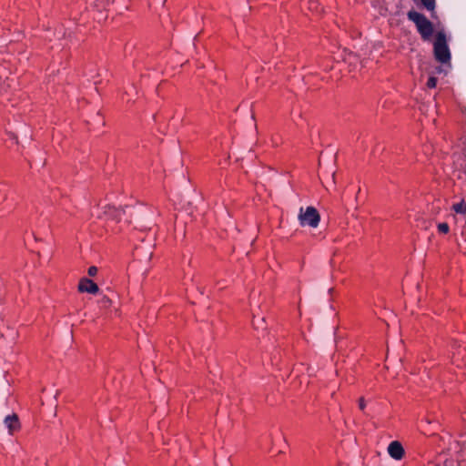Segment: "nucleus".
Returning a JSON list of instances; mask_svg holds the SVG:
<instances>
[{
  "mask_svg": "<svg viewBox=\"0 0 466 466\" xmlns=\"http://www.w3.org/2000/svg\"><path fill=\"white\" fill-rule=\"evenodd\" d=\"M408 17L416 25L418 32L424 40H433V25L424 15L416 11H410Z\"/></svg>",
  "mask_w": 466,
  "mask_h": 466,
  "instance_id": "f257e3e1",
  "label": "nucleus"
},
{
  "mask_svg": "<svg viewBox=\"0 0 466 466\" xmlns=\"http://www.w3.org/2000/svg\"><path fill=\"white\" fill-rule=\"evenodd\" d=\"M298 219L302 227L309 226L315 228L319 224L320 216L314 207L300 208Z\"/></svg>",
  "mask_w": 466,
  "mask_h": 466,
  "instance_id": "f03ea898",
  "label": "nucleus"
},
{
  "mask_svg": "<svg viewBox=\"0 0 466 466\" xmlns=\"http://www.w3.org/2000/svg\"><path fill=\"white\" fill-rule=\"evenodd\" d=\"M78 291L90 294H96L99 291L98 286L89 279L82 278L78 283Z\"/></svg>",
  "mask_w": 466,
  "mask_h": 466,
  "instance_id": "7ed1b4c3",
  "label": "nucleus"
},
{
  "mask_svg": "<svg viewBox=\"0 0 466 466\" xmlns=\"http://www.w3.org/2000/svg\"><path fill=\"white\" fill-rule=\"evenodd\" d=\"M439 62L448 63L451 58L450 51L445 44V37L442 33L439 32Z\"/></svg>",
  "mask_w": 466,
  "mask_h": 466,
  "instance_id": "20e7f679",
  "label": "nucleus"
},
{
  "mask_svg": "<svg viewBox=\"0 0 466 466\" xmlns=\"http://www.w3.org/2000/svg\"><path fill=\"white\" fill-rule=\"evenodd\" d=\"M388 453L394 460H400L404 456V449L400 441H391L388 446Z\"/></svg>",
  "mask_w": 466,
  "mask_h": 466,
  "instance_id": "39448f33",
  "label": "nucleus"
},
{
  "mask_svg": "<svg viewBox=\"0 0 466 466\" xmlns=\"http://www.w3.org/2000/svg\"><path fill=\"white\" fill-rule=\"evenodd\" d=\"M4 422H5V426L7 427L10 434H13L15 431H18L20 428L18 417L15 414L6 416Z\"/></svg>",
  "mask_w": 466,
  "mask_h": 466,
  "instance_id": "423d86ee",
  "label": "nucleus"
},
{
  "mask_svg": "<svg viewBox=\"0 0 466 466\" xmlns=\"http://www.w3.org/2000/svg\"><path fill=\"white\" fill-rule=\"evenodd\" d=\"M454 210L458 213H466V204L464 203H458L454 205Z\"/></svg>",
  "mask_w": 466,
  "mask_h": 466,
  "instance_id": "0eeeda50",
  "label": "nucleus"
},
{
  "mask_svg": "<svg viewBox=\"0 0 466 466\" xmlns=\"http://www.w3.org/2000/svg\"><path fill=\"white\" fill-rule=\"evenodd\" d=\"M422 4L425 5L426 8L429 10H433L435 6L434 0H421Z\"/></svg>",
  "mask_w": 466,
  "mask_h": 466,
  "instance_id": "6e6552de",
  "label": "nucleus"
},
{
  "mask_svg": "<svg viewBox=\"0 0 466 466\" xmlns=\"http://www.w3.org/2000/svg\"><path fill=\"white\" fill-rule=\"evenodd\" d=\"M100 302H101V303L103 304V306H105V307H108V306H110V305L112 304V300H111L108 297H106V296H104V297L101 299Z\"/></svg>",
  "mask_w": 466,
  "mask_h": 466,
  "instance_id": "1a4fd4ad",
  "label": "nucleus"
},
{
  "mask_svg": "<svg viewBox=\"0 0 466 466\" xmlns=\"http://www.w3.org/2000/svg\"><path fill=\"white\" fill-rule=\"evenodd\" d=\"M427 86L429 88H434L436 86V79L434 76H431L428 80Z\"/></svg>",
  "mask_w": 466,
  "mask_h": 466,
  "instance_id": "9d476101",
  "label": "nucleus"
},
{
  "mask_svg": "<svg viewBox=\"0 0 466 466\" xmlns=\"http://www.w3.org/2000/svg\"><path fill=\"white\" fill-rule=\"evenodd\" d=\"M97 271H98L97 268H96V267H95V266H92V267H90V268H88L87 273H88V275H89L90 277H94V276H96V275Z\"/></svg>",
  "mask_w": 466,
  "mask_h": 466,
  "instance_id": "9b49d317",
  "label": "nucleus"
},
{
  "mask_svg": "<svg viewBox=\"0 0 466 466\" xmlns=\"http://www.w3.org/2000/svg\"><path fill=\"white\" fill-rule=\"evenodd\" d=\"M359 408L361 410H364L365 408H366V400L364 398H360L359 399Z\"/></svg>",
  "mask_w": 466,
  "mask_h": 466,
  "instance_id": "f8f14e48",
  "label": "nucleus"
},
{
  "mask_svg": "<svg viewBox=\"0 0 466 466\" xmlns=\"http://www.w3.org/2000/svg\"><path fill=\"white\" fill-rule=\"evenodd\" d=\"M439 230L443 233H447L449 231V227L446 223L439 224Z\"/></svg>",
  "mask_w": 466,
  "mask_h": 466,
  "instance_id": "ddd939ff",
  "label": "nucleus"
},
{
  "mask_svg": "<svg viewBox=\"0 0 466 466\" xmlns=\"http://www.w3.org/2000/svg\"><path fill=\"white\" fill-rule=\"evenodd\" d=\"M433 53L437 56V40H433Z\"/></svg>",
  "mask_w": 466,
  "mask_h": 466,
  "instance_id": "4468645a",
  "label": "nucleus"
}]
</instances>
